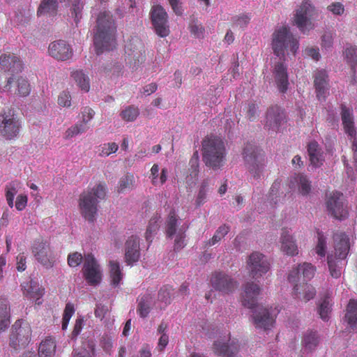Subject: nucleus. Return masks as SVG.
<instances>
[{"instance_id":"obj_48","label":"nucleus","mask_w":357,"mask_h":357,"mask_svg":"<svg viewBox=\"0 0 357 357\" xmlns=\"http://www.w3.org/2000/svg\"><path fill=\"white\" fill-rule=\"evenodd\" d=\"M159 222L160 218L155 216L153 217L149 222V225L146 229V231L145 234V238L147 241L151 242L152 237L154 234H156L157 231L159 229Z\"/></svg>"},{"instance_id":"obj_40","label":"nucleus","mask_w":357,"mask_h":357,"mask_svg":"<svg viewBox=\"0 0 357 357\" xmlns=\"http://www.w3.org/2000/svg\"><path fill=\"white\" fill-rule=\"evenodd\" d=\"M344 56L347 63L355 73L357 68V48L353 46L347 47L344 51Z\"/></svg>"},{"instance_id":"obj_5","label":"nucleus","mask_w":357,"mask_h":357,"mask_svg":"<svg viewBox=\"0 0 357 357\" xmlns=\"http://www.w3.org/2000/svg\"><path fill=\"white\" fill-rule=\"evenodd\" d=\"M299 47L298 40L294 37L289 29L282 26L276 29L272 36V48L278 56H284L285 50L295 55Z\"/></svg>"},{"instance_id":"obj_38","label":"nucleus","mask_w":357,"mask_h":357,"mask_svg":"<svg viewBox=\"0 0 357 357\" xmlns=\"http://www.w3.org/2000/svg\"><path fill=\"white\" fill-rule=\"evenodd\" d=\"M94 355L95 345L90 342L83 344L82 347L73 351V357H93Z\"/></svg>"},{"instance_id":"obj_1","label":"nucleus","mask_w":357,"mask_h":357,"mask_svg":"<svg viewBox=\"0 0 357 357\" xmlns=\"http://www.w3.org/2000/svg\"><path fill=\"white\" fill-rule=\"evenodd\" d=\"M96 22L93 43L96 54H100L104 50L109 51L115 47L116 28L110 12L100 13Z\"/></svg>"},{"instance_id":"obj_21","label":"nucleus","mask_w":357,"mask_h":357,"mask_svg":"<svg viewBox=\"0 0 357 357\" xmlns=\"http://www.w3.org/2000/svg\"><path fill=\"white\" fill-rule=\"evenodd\" d=\"M252 319L256 328L264 330L270 329L275 323V315H273L268 309L263 307H257Z\"/></svg>"},{"instance_id":"obj_18","label":"nucleus","mask_w":357,"mask_h":357,"mask_svg":"<svg viewBox=\"0 0 357 357\" xmlns=\"http://www.w3.org/2000/svg\"><path fill=\"white\" fill-rule=\"evenodd\" d=\"M315 268L308 263H304L293 268L289 275L288 280L290 283L307 282L314 275Z\"/></svg>"},{"instance_id":"obj_32","label":"nucleus","mask_w":357,"mask_h":357,"mask_svg":"<svg viewBox=\"0 0 357 357\" xmlns=\"http://www.w3.org/2000/svg\"><path fill=\"white\" fill-rule=\"evenodd\" d=\"M307 153L312 165L319 167L323 164V152L319 144L316 141H312L307 144Z\"/></svg>"},{"instance_id":"obj_9","label":"nucleus","mask_w":357,"mask_h":357,"mask_svg":"<svg viewBox=\"0 0 357 357\" xmlns=\"http://www.w3.org/2000/svg\"><path fill=\"white\" fill-rule=\"evenodd\" d=\"M22 69V63L15 54H3L0 56V70L10 75L4 86L6 89H10L11 84L16 79V75L21 73Z\"/></svg>"},{"instance_id":"obj_25","label":"nucleus","mask_w":357,"mask_h":357,"mask_svg":"<svg viewBox=\"0 0 357 357\" xmlns=\"http://www.w3.org/2000/svg\"><path fill=\"white\" fill-rule=\"evenodd\" d=\"M280 243L281 244L280 250L284 254L289 256L298 255V246L294 237L291 235L289 229L282 228Z\"/></svg>"},{"instance_id":"obj_30","label":"nucleus","mask_w":357,"mask_h":357,"mask_svg":"<svg viewBox=\"0 0 357 357\" xmlns=\"http://www.w3.org/2000/svg\"><path fill=\"white\" fill-rule=\"evenodd\" d=\"M274 74L275 82L281 93H285L288 89L289 81L287 68L282 63H278L275 66Z\"/></svg>"},{"instance_id":"obj_36","label":"nucleus","mask_w":357,"mask_h":357,"mask_svg":"<svg viewBox=\"0 0 357 357\" xmlns=\"http://www.w3.org/2000/svg\"><path fill=\"white\" fill-rule=\"evenodd\" d=\"M10 325V314L8 302L0 300V331H4Z\"/></svg>"},{"instance_id":"obj_41","label":"nucleus","mask_w":357,"mask_h":357,"mask_svg":"<svg viewBox=\"0 0 357 357\" xmlns=\"http://www.w3.org/2000/svg\"><path fill=\"white\" fill-rule=\"evenodd\" d=\"M109 266L111 282L114 286L116 287L119 285L122 279V273L120 268V265L119 262L116 261H110Z\"/></svg>"},{"instance_id":"obj_59","label":"nucleus","mask_w":357,"mask_h":357,"mask_svg":"<svg viewBox=\"0 0 357 357\" xmlns=\"http://www.w3.org/2000/svg\"><path fill=\"white\" fill-rule=\"evenodd\" d=\"M83 257L82 254L75 252L71 253L68 257V264L70 267H77L82 261Z\"/></svg>"},{"instance_id":"obj_7","label":"nucleus","mask_w":357,"mask_h":357,"mask_svg":"<svg viewBox=\"0 0 357 357\" xmlns=\"http://www.w3.org/2000/svg\"><path fill=\"white\" fill-rule=\"evenodd\" d=\"M245 166L254 178H259L264 166L260 150L255 145L248 143L243 151Z\"/></svg>"},{"instance_id":"obj_42","label":"nucleus","mask_w":357,"mask_h":357,"mask_svg":"<svg viewBox=\"0 0 357 357\" xmlns=\"http://www.w3.org/2000/svg\"><path fill=\"white\" fill-rule=\"evenodd\" d=\"M135 183V177L132 174H127L122 176L118 183V192H123L132 190Z\"/></svg>"},{"instance_id":"obj_15","label":"nucleus","mask_w":357,"mask_h":357,"mask_svg":"<svg viewBox=\"0 0 357 357\" xmlns=\"http://www.w3.org/2000/svg\"><path fill=\"white\" fill-rule=\"evenodd\" d=\"M210 283L216 291L223 294H229L234 291L238 283L230 275L222 271H215L211 274Z\"/></svg>"},{"instance_id":"obj_55","label":"nucleus","mask_w":357,"mask_h":357,"mask_svg":"<svg viewBox=\"0 0 357 357\" xmlns=\"http://www.w3.org/2000/svg\"><path fill=\"white\" fill-rule=\"evenodd\" d=\"M208 186V179L204 180L201 183L200 188L196 199V204L197 206H201L205 202V200L206 199V192Z\"/></svg>"},{"instance_id":"obj_45","label":"nucleus","mask_w":357,"mask_h":357,"mask_svg":"<svg viewBox=\"0 0 357 357\" xmlns=\"http://www.w3.org/2000/svg\"><path fill=\"white\" fill-rule=\"evenodd\" d=\"M178 219L174 211H171L166 223V234L168 238H172L176 233Z\"/></svg>"},{"instance_id":"obj_6","label":"nucleus","mask_w":357,"mask_h":357,"mask_svg":"<svg viewBox=\"0 0 357 357\" xmlns=\"http://www.w3.org/2000/svg\"><path fill=\"white\" fill-rule=\"evenodd\" d=\"M326 206L328 214L337 220H344L349 215L347 200L340 192L332 191L326 193Z\"/></svg>"},{"instance_id":"obj_64","label":"nucleus","mask_w":357,"mask_h":357,"mask_svg":"<svg viewBox=\"0 0 357 357\" xmlns=\"http://www.w3.org/2000/svg\"><path fill=\"white\" fill-rule=\"evenodd\" d=\"M28 202V197L24 194L19 195L17 197L16 202L15 204V208L18 211H22L26 206Z\"/></svg>"},{"instance_id":"obj_2","label":"nucleus","mask_w":357,"mask_h":357,"mask_svg":"<svg viewBox=\"0 0 357 357\" xmlns=\"http://www.w3.org/2000/svg\"><path fill=\"white\" fill-rule=\"evenodd\" d=\"M106 196V187L98 183L91 190L84 191L79 198V208L82 217L89 222H94L98 210V204Z\"/></svg>"},{"instance_id":"obj_43","label":"nucleus","mask_w":357,"mask_h":357,"mask_svg":"<svg viewBox=\"0 0 357 357\" xmlns=\"http://www.w3.org/2000/svg\"><path fill=\"white\" fill-rule=\"evenodd\" d=\"M89 128V126L84 121H81L77 122L74 126L70 127L66 131V138L70 139L72 138L79 134L86 132Z\"/></svg>"},{"instance_id":"obj_56","label":"nucleus","mask_w":357,"mask_h":357,"mask_svg":"<svg viewBox=\"0 0 357 357\" xmlns=\"http://www.w3.org/2000/svg\"><path fill=\"white\" fill-rule=\"evenodd\" d=\"M171 287L168 286L162 287L158 292V300L165 305L170 303L171 299Z\"/></svg>"},{"instance_id":"obj_19","label":"nucleus","mask_w":357,"mask_h":357,"mask_svg":"<svg viewBox=\"0 0 357 357\" xmlns=\"http://www.w3.org/2000/svg\"><path fill=\"white\" fill-rule=\"evenodd\" d=\"M314 86L319 100H325L329 93V79L325 70H317L314 74Z\"/></svg>"},{"instance_id":"obj_44","label":"nucleus","mask_w":357,"mask_h":357,"mask_svg":"<svg viewBox=\"0 0 357 357\" xmlns=\"http://www.w3.org/2000/svg\"><path fill=\"white\" fill-rule=\"evenodd\" d=\"M229 227L222 225L218 228L213 236L208 241L205 242V248L214 245L218 243L225 235L228 234Z\"/></svg>"},{"instance_id":"obj_63","label":"nucleus","mask_w":357,"mask_h":357,"mask_svg":"<svg viewBox=\"0 0 357 357\" xmlns=\"http://www.w3.org/2000/svg\"><path fill=\"white\" fill-rule=\"evenodd\" d=\"M250 17L247 15H240L234 18V24L241 28L245 27L249 23Z\"/></svg>"},{"instance_id":"obj_39","label":"nucleus","mask_w":357,"mask_h":357,"mask_svg":"<svg viewBox=\"0 0 357 357\" xmlns=\"http://www.w3.org/2000/svg\"><path fill=\"white\" fill-rule=\"evenodd\" d=\"M71 76L82 91L85 92H88L89 91V79L82 72V70H75L72 73Z\"/></svg>"},{"instance_id":"obj_62","label":"nucleus","mask_w":357,"mask_h":357,"mask_svg":"<svg viewBox=\"0 0 357 357\" xmlns=\"http://www.w3.org/2000/svg\"><path fill=\"white\" fill-rule=\"evenodd\" d=\"M16 268L18 271H24L26 268V257L24 253H20L16 257Z\"/></svg>"},{"instance_id":"obj_61","label":"nucleus","mask_w":357,"mask_h":357,"mask_svg":"<svg viewBox=\"0 0 357 357\" xmlns=\"http://www.w3.org/2000/svg\"><path fill=\"white\" fill-rule=\"evenodd\" d=\"M327 10L333 15H341L344 12V7L341 3L335 2L328 6Z\"/></svg>"},{"instance_id":"obj_31","label":"nucleus","mask_w":357,"mask_h":357,"mask_svg":"<svg viewBox=\"0 0 357 357\" xmlns=\"http://www.w3.org/2000/svg\"><path fill=\"white\" fill-rule=\"evenodd\" d=\"M56 351V342L54 337L48 336L40 343L38 349L39 357H54Z\"/></svg>"},{"instance_id":"obj_8","label":"nucleus","mask_w":357,"mask_h":357,"mask_svg":"<svg viewBox=\"0 0 357 357\" xmlns=\"http://www.w3.org/2000/svg\"><path fill=\"white\" fill-rule=\"evenodd\" d=\"M13 331L10 337V345L17 350L24 348L31 340V328L25 320L18 319L12 327Z\"/></svg>"},{"instance_id":"obj_50","label":"nucleus","mask_w":357,"mask_h":357,"mask_svg":"<svg viewBox=\"0 0 357 357\" xmlns=\"http://www.w3.org/2000/svg\"><path fill=\"white\" fill-rule=\"evenodd\" d=\"M83 7L84 2L82 0H73L71 8V14L74 17V20L77 24L82 18V11Z\"/></svg>"},{"instance_id":"obj_49","label":"nucleus","mask_w":357,"mask_h":357,"mask_svg":"<svg viewBox=\"0 0 357 357\" xmlns=\"http://www.w3.org/2000/svg\"><path fill=\"white\" fill-rule=\"evenodd\" d=\"M188 228V225L184 224L181 226V227L178 229L176 233V238L174 241V250H180L183 248L185 245V231Z\"/></svg>"},{"instance_id":"obj_17","label":"nucleus","mask_w":357,"mask_h":357,"mask_svg":"<svg viewBox=\"0 0 357 357\" xmlns=\"http://www.w3.org/2000/svg\"><path fill=\"white\" fill-rule=\"evenodd\" d=\"M286 121L284 111L278 105H272L267 109L265 126L268 129L278 131Z\"/></svg>"},{"instance_id":"obj_11","label":"nucleus","mask_w":357,"mask_h":357,"mask_svg":"<svg viewBox=\"0 0 357 357\" xmlns=\"http://www.w3.org/2000/svg\"><path fill=\"white\" fill-rule=\"evenodd\" d=\"M150 19L156 34L162 38L169 34L168 14L165 9L159 4L152 6L150 13Z\"/></svg>"},{"instance_id":"obj_13","label":"nucleus","mask_w":357,"mask_h":357,"mask_svg":"<svg viewBox=\"0 0 357 357\" xmlns=\"http://www.w3.org/2000/svg\"><path fill=\"white\" fill-rule=\"evenodd\" d=\"M20 123L14 116L13 110H3L0 114V134L7 139L16 137L20 128Z\"/></svg>"},{"instance_id":"obj_37","label":"nucleus","mask_w":357,"mask_h":357,"mask_svg":"<svg viewBox=\"0 0 357 357\" xmlns=\"http://www.w3.org/2000/svg\"><path fill=\"white\" fill-rule=\"evenodd\" d=\"M345 318L351 327L357 324V300L351 299L349 301L347 307Z\"/></svg>"},{"instance_id":"obj_57","label":"nucleus","mask_w":357,"mask_h":357,"mask_svg":"<svg viewBox=\"0 0 357 357\" xmlns=\"http://www.w3.org/2000/svg\"><path fill=\"white\" fill-rule=\"evenodd\" d=\"M20 184V182L17 181H13L8 183L5 188L6 197H15V195L18 192Z\"/></svg>"},{"instance_id":"obj_16","label":"nucleus","mask_w":357,"mask_h":357,"mask_svg":"<svg viewBox=\"0 0 357 357\" xmlns=\"http://www.w3.org/2000/svg\"><path fill=\"white\" fill-rule=\"evenodd\" d=\"M83 275L89 285H97L101 281L102 274L100 266L91 254L85 255L83 266Z\"/></svg>"},{"instance_id":"obj_58","label":"nucleus","mask_w":357,"mask_h":357,"mask_svg":"<svg viewBox=\"0 0 357 357\" xmlns=\"http://www.w3.org/2000/svg\"><path fill=\"white\" fill-rule=\"evenodd\" d=\"M190 173L192 177L197 178L199 174V157L197 153H195L190 160Z\"/></svg>"},{"instance_id":"obj_22","label":"nucleus","mask_w":357,"mask_h":357,"mask_svg":"<svg viewBox=\"0 0 357 357\" xmlns=\"http://www.w3.org/2000/svg\"><path fill=\"white\" fill-rule=\"evenodd\" d=\"M140 257L139 238L131 236L125 244V261L128 265L132 266L138 261Z\"/></svg>"},{"instance_id":"obj_12","label":"nucleus","mask_w":357,"mask_h":357,"mask_svg":"<svg viewBox=\"0 0 357 357\" xmlns=\"http://www.w3.org/2000/svg\"><path fill=\"white\" fill-rule=\"evenodd\" d=\"M316 14L314 7L308 1H303L294 17V22L301 32L305 33L314 28L311 20Z\"/></svg>"},{"instance_id":"obj_10","label":"nucleus","mask_w":357,"mask_h":357,"mask_svg":"<svg viewBox=\"0 0 357 357\" xmlns=\"http://www.w3.org/2000/svg\"><path fill=\"white\" fill-rule=\"evenodd\" d=\"M31 252L38 262L46 268L54 266L55 257L47 241L43 239L36 240L31 246Z\"/></svg>"},{"instance_id":"obj_23","label":"nucleus","mask_w":357,"mask_h":357,"mask_svg":"<svg viewBox=\"0 0 357 357\" xmlns=\"http://www.w3.org/2000/svg\"><path fill=\"white\" fill-rule=\"evenodd\" d=\"M260 287L253 282H248L244 287L242 294V304L243 306L252 309L257 305V298L260 293Z\"/></svg>"},{"instance_id":"obj_47","label":"nucleus","mask_w":357,"mask_h":357,"mask_svg":"<svg viewBox=\"0 0 357 357\" xmlns=\"http://www.w3.org/2000/svg\"><path fill=\"white\" fill-rule=\"evenodd\" d=\"M331 311V304L329 297L326 296L320 303L318 307V313L320 318L324 321H328L329 319V314Z\"/></svg>"},{"instance_id":"obj_53","label":"nucleus","mask_w":357,"mask_h":357,"mask_svg":"<svg viewBox=\"0 0 357 357\" xmlns=\"http://www.w3.org/2000/svg\"><path fill=\"white\" fill-rule=\"evenodd\" d=\"M75 312L74 305L68 303L66 305L63 316L62 319L61 328L63 330H66L68 327L69 321Z\"/></svg>"},{"instance_id":"obj_28","label":"nucleus","mask_w":357,"mask_h":357,"mask_svg":"<svg viewBox=\"0 0 357 357\" xmlns=\"http://www.w3.org/2000/svg\"><path fill=\"white\" fill-rule=\"evenodd\" d=\"M289 183L291 188L296 185L299 193L302 195H307L311 191V181L303 174H295L291 177Z\"/></svg>"},{"instance_id":"obj_34","label":"nucleus","mask_w":357,"mask_h":357,"mask_svg":"<svg viewBox=\"0 0 357 357\" xmlns=\"http://www.w3.org/2000/svg\"><path fill=\"white\" fill-rule=\"evenodd\" d=\"M57 10L56 0H43L38 8V15H54Z\"/></svg>"},{"instance_id":"obj_4","label":"nucleus","mask_w":357,"mask_h":357,"mask_svg":"<svg viewBox=\"0 0 357 357\" xmlns=\"http://www.w3.org/2000/svg\"><path fill=\"white\" fill-rule=\"evenodd\" d=\"M334 255L328 256V265L331 275L338 278L341 275L343 260L346 259L350 248L349 238L343 232H337L333 235Z\"/></svg>"},{"instance_id":"obj_33","label":"nucleus","mask_w":357,"mask_h":357,"mask_svg":"<svg viewBox=\"0 0 357 357\" xmlns=\"http://www.w3.org/2000/svg\"><path fill=\"white\" fill-rule=\"evenodd\" d=\"M320 342V337L317 331H307L302 338V346L304 352H312L315 350Z\"/></svg>"},{"instance_id":"obj_52","label":"nucleus","mask_w":357,"mask_h":357,"mask_svg":"<svg viewBox=\"0 0 357 357\" xmlns=\"http://www.w3.org/2000/svg\"><path fill=\"white\" fill-rule=\"evenodd\" d=\"M317 244L315 248L316 253L323 257L326 255V238L324 236L322 231H317Z\"/></svg>"},{"instance_id":"obj_29","label":"nucleus","mask_w":357,"mask_h":357,"mask_svg":"<svg viewBox=\"0 0 357 357\" xmlns=\"http://www.w3.org/2000/svg\"><path fill=\"white\" fill-rule=\"evenodd\" d=\"M341 119L344 131L349 136L353 137L356 132L354 128L353 110L344 105H341Z\"/></svg>"},{"instance_id":"obj_27","label":"nucleus","mask_w":357,"mask_h":357,"mask_svg":"<svg viewBox=\"0 0 357 357\" xmlns=\"http://www.w3.org/2000/svg\"><path fill=\"white\" fill-rule=\"evenodd\" d=\"M291 284L294 285V296L305 303L312 299L316 295L315 289L307 282Z\"/></svg>"},{"instance_id":"obj_26","label":"nucleus","mask_w":357,"mask_h":357,"mask_svg":"<svg viewBox=\"0 0 357 357\" xmlns=\"http://www.w3.org/2000/svg\"><path fill=\"white\" fill-rule=\"evenodd\" d=\"M213 349L214 353L218 356L234 357L238 351L239 345L237 341L232 340L229 343H226L218 340L214 342Z\"/></svg>"},{"instance_id":"obj_3","label":"nucleus","mask_w":357,"mask_h":357,"mask_svg":"<svg viewBox=\"0 0 357 357\" xmlns=\"http://www.w3.org/2000/svg\"><path fill=\"white\" fill-rule=\"evenodd\" d=\"M202 158L206 166L218 169L224 165L226 149L222 139L216 136L205 137L202 141Z\"/></svg>"},{"instance_id":"obj_20","label":"nucleus","mask_w":357,"mask_h":357,"mask_svg":"<svg viewBox=\"0 0 357 357\" xmlns=\"http://www.w3.org/2000/svg\"><path fill=\"white\" fill-rule=\"evenodd\" d=\"M48 52L51 56L59 61L68 60L73 54L70 45L63 40L51 43L49 45Z\"/></svg>"},{"instance_id":"obj_51","label":"nucleus","mask_w":357,"mask_h":357,"mask_svg":"<svg viewBox=\"0 0 357 357\" xmlns=\"http://www.w3.org/2000/svg\"><path fill=\"white\" fill-rule=\"evenodd\" d=\"M119 146L115 142L105 143L99 147V155L102 157L109 156L110 154L116 153Z\"/></svg>"},{"instance_id":"obj_46","label":"nucleus","mask_w":357,"mask_h":357,"mask_svg":"<svg viewBox=\"0 0 357 357\" xmlns=\"http://www.w3.org/2000/svg\"><path fill=\"white\" fill-rule=\"evenodd\" d=\"M139 114V109L134 105L126 107L120 113L121 119L128 122L134 121Z\"/></svg>"},{"instance_id":"obj_35","label":"nucleus","mask_w":357,"mask_h":357,"mask_svg":"<svg viewBox=\"0 0 357 357\" xmlns=\"http://www.w3.org/2000/svg\"><path fill=\"white\" fill-rule=\"evenodd\" d=\"M151 298L149 295H144L138 300L137 312L141 318H146L151 310Z\"/></svg>"},{"instance_id":"obj_24","label":"nucleus","mask_w":357,"mask_h":357,"mask_svg":"<svg viewBox=\"0 0 357 357\" xmlns=\"http://www.w3.org/2000/svg\"><path fill=\"white\" fill-rule=\"evenodd\" d=\"M21 286L24 296L35 301L37 305L42 303L40 299L44 295L45 289L42 288V287H40L38 282L31 280L27 282L23 283Z\"/></svg>"},{"instance_id":"obj_14","label":"nucleus","mask_w":357,"mask_h":357,"mask_svg":"<svg viewBox=\"0 0 357 357\" xmlns=\"http://www.w3.org/2000/svg\"><path fill=\"white\" fill-rule=\"evenodd\" d=\"M247 266L250 276L254 279L262 277L270 270V263L267 258L259 252H254L249 256Z\"/></svg>"},{"instance_id":"obj_60","label":"nucleus","mask_w":357,"mask_h":357,"mask_svg":"<svg viewBox=\"0 0 357 357\" xmlns=\"http://www.w3.org/2000/svg\"><path fill=\"white\" fill-rule=\"evenodd\" d=\"M58 104L62 107H70L71 105V96L69 92L63 91L59 94Z\"/></svg>"},{"instance_id":"obj_54","label":"nucleus","mask_w":357,"mask_h":357,"mask_svg":"<svg viewBox=\"0 0 357 357\" xmlns=\"http://www.w3.org/2000/svg\"><path fill=\"white\" fill-rule=\"evenodd\" d=\"M17 94L21 96H26L30 93V85L28 81L22 77H18L17 79Z\"/></svg>"}]
</instances>
